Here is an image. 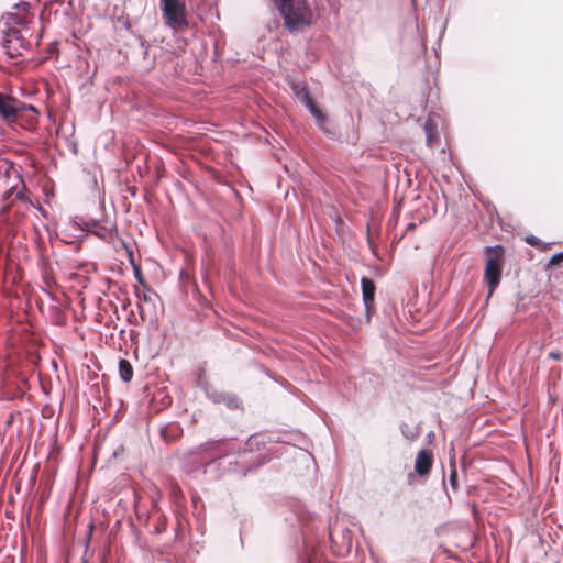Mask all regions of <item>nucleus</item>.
<instances>
[{
  "mask_svg": "<svg viewBox=\"0 0 563 563\" xmlns=\"http://www.w3.org/2000/svg\"><path fill=\"white\" fill-rule=\"evenodd\" d=\"M13 10L1 18L2 32L5 33L8 43L30 36L29 25L34 20V14L30 12L27 2L15 3Z\"/></svg>",
  "mask_w": 563,
  "mask_h": 563,
  "instance_id": "1",
  "label": "nucleus"
},
{
  "mask_svg": "<svg viewBox=\"0 0 563 563\" xmlns=\"http://www.w3.org/2000/svg\"><path fill=\"white\" fill-rule=\"evenodd\" d=\"M274 2L289 32H302L311 25L313 14L306 0H274Z\"/></svg>",
  "mask_w": 563,
  "mask_h": 563,
  "instance_id": "2",
  "label": "nucleus"
},
{
  "mask_svg": "<svg viewBox=\"0 0 563 563\" xmlns=\"http://www.w3.org/2000/svg\"><path fill=\"white\" fill-rule=\"evenodd\" d=\"M501 246L496 245L494 247L487 246L485 247L486 253H495L494 256H489L486 261L485 271H484V279L488 285V297L495 291L497 286L500 283L501 276Z\"/></svg>",
  "mask_w": 563,
  "mask_h": 563,
  "instance_id": "3",
  "label": "nucleus"
},
{
  "mask_svg": "<svg viewBox=\"0 0 563 563\" xmlns=\"http://www.w3.org/2000/svg\"><path fill=\"white\" fill-rule=\"evenodd\" d=\"M4 176L9 180L12 179L13 183L11 185H8L9 188L7 192L4 194V198H9L12 195H15V197L19 200H26L24 196V191L26 190V187L23 183L22 176L20 172L16 169V167L13 165L12 162L8 159H0V177Z\"/></svg>",
  "mask_w": 563,
  "mask_h": 563,
  "instance_id": "4",
  "label": "nucleus"
},
{
  "mask_svg": "<svg viewBox=\"0 0 563 563\" xmlns=\"http://www.w3.org/2000/svg\"><path fill=\"white\" fill-rule=\"evenodd\" d=\"M162 11L166 22L174 29L188 25L185 3L180 0H161Z\"/></svg>",
  "mask_w": 563,
  "mask_h": 563,
  "instance_id": "5",
  "label": "nucleus"
},
{
  "mask_svg": "<svg viewBox=\"0 0 563 563\" xmlns=\"http://www.w3.org/2000/svg\"><path fill=\"white\" fill-rule=\"evenodd\" d=\"M25 106L18 99L0 93V115L7 121H13Z\"/></svg>",
  "mask_w": 563,
  "mask_h": 563,
  "instance_id": "6",
  "label": "nucleus"
},
{
  "mask_svg": "<svg viewBox=\"0 0 563 563\" xmlns=\"http://www.w3.org/2000/svg\"><path fill=\"white\" fill-rule=\"evenodd\" d=\"M330 540H331L333 547H335V551L340 555H343V554L349 553L351 551V548H352V533H351V531H349V530L342 531V536H341V539H340L339 536H338L336 527H331L330 528Z\"/></svg>",
  "mask_w": 563,
  "mask_h": 563,
  "instance_id": "7",
  "label": "nucleus"
},
{
  "mask_svg": "<svg viewBox=\"0 0 563 563\" xmlns=\"http://www.w3.org/2000/svg\"><path fill=\"white\" fill-rule=\"evenodd\" d=\"M298 98L300 101L309 109L311 114L316 118L317 124L320 129L325 131L324 123H325V117L324 114L316 107L313 103V100L311 99L309 92L302 88L300 91H298Z\"/></svg>",
  "mask_w": 563,
  "mask_h": 563,
  "instance_id": "8",
  "label": "nucleus"
},
{
  "mask_svg": "<svg viewBox=\"0 0 563 563\" xmlns=\"http://www.w3.org/2000/svg\"><path fill=\"white\" fill-rule=\"evenodd\" d=\"M432 454L430 451L423 449L419 451V453L416 456L415 461V471L420 476H426L429 474L431 467H432Z\"/></svg>",
  "mask_w": 563,
  "mask_h": 563,
  "instance_id": "9",
  "label": "nucleus"
},
{
  "mask_svg": "<svg viewBox=\"0 0 563 563\" xmlns=\"http://www.w3.org/2000/svg\"><path fill=\"white\" fill-rule=\"evenodd\" d=\"M362 286V292H363V300L366 306V309H369L371 305L374 302V296H375V285L373 280L363 277L361 280Z\"/></svg>",
  "mask_w": 563,
  "mask_h": 563,
  "instance_id": "10",
  "label": "nucleus"
},
{
  "mask_svg": "<svg viewBox=\"0 0 563 563\" xmlns=\"http://www.w3.org/2000/svg\"><path fill=\"white\" fill-rule=\"evenodd\" d=\"M265 441L264 435L261 434H254L249 438V440L245 443V451H261L262 448L264 449Z\"/></svg>",
  "mask_w": 563,
  "mask_h": 563,
  "instance_id": "11",
  "label": "nucleus"
},
{
  "mask_svg": "<svg viewBox=\"0 0 563 563\" xmlns=\"http://www.w3.org/2000/svg\"><path fill=\"white\" fill-rule=\"evenodd\" d=\"M119 373H120V377L123 382L128 383L132 379L133 368L128 360H124V358L120 360Z\"/></svg>",
  "mask_w": 563,
  "mask_h": 563,
  "instance_id": "12",
  "label": "nucleus"
},
{
  "mask_svg": "<svg viewBox=\"0 0 563 563\" xmlns=\"http://www.w3.org/2000/svg\"><path fill=\"white\" fill-rule=\"evenodd\" d=\"M402 435L408 440H415L419 437V429L416 426L401 424L400 427Z\"/></svg>",
  "mask_w": 563,
  "mask_h": 563,
  "instance_id": "13",
  "label": "nucleus"
},
{
  "mask_svg": "<svg viewBox=\"0 0 563 563\" xmlns=\"http://www.w3.org/2000/svg\"><path fill=\"white\" fill-rule=\"evenodd\" d=\"M424 130L427 135V143L430 147H432L435 142V135L433 123L430 120L426 122Z\"/></svg>",
  "mask_w": 563,
  "mask_h": 563,
  "instance_id": "14",
  "label": "nucleus"
},
{
  "mask_svg": "<svg viewBox=\"0 0 563 563\" xmlns=\"http://www.w3.org/2000/svg\"><path fill=\"white\" fill-rule=\"evenodd\" d=\"M525 241L530 244V245H533V246H540L542 244V241L534 236V235H528L526 236Z\"/></svg>",
  "mask_w": 563,
  "mask_h": 563,
  "instance_id": "15",
  "label": "nucleus"
},
{
  "mask_svg": "<svg viewBox=\"0 0 563 563\" xmlns=\"http://www.w3.org/2000/svg\"><path fill=\"white\" fill-rule=\"evenodd\" d=\"M139 301L150 302L152 300V294L144 291L142 295L137 294Z\"/></svg>",
  "mask_w": 563,
  "mask_h": 563,
  "instance_id": "16",
  "label": "nucleus"
},
{
  "mask_svg": "<svg viewBox=\"0 0 563 563\" xmlns=\"http://www.w3.org/2000/svg\"><path fill=\"white\" fill-rule=\"evenodd\" d=\"M562 260H563V252H560V253L552 255L550 263L555 265V264H559Z\"/></svg>",
  "mask_w": 563,
  "mask_h": 563,
  "instance_id": "17",
  "label": "nucleus"
},
{
  "mask_svg": "<svg viewBox=\"0 0 563 563\" xmlns=\"http://www.w3.org/2000/svg\"><path fill=\"white\" fill-rule=\"evenodd\" d=\"M549 357L560 361L562 358V354L560 352H550Z\"/></svg>",
  "mask_w": 563,
  "mask_h": 563,
  "instance_id": "18",
  "label": "nucleus"
},
{
  "mask_svg": "<svg viewBox=\"0 0 563 563\" xmlns=\"http://www.w3.org/2000/svg\"><path fill=\"white\" fill-rule=\"evenodd\" d=\"M450 482H451L452 486L454 487V486H455V484H456V473H455V471H453V472L451 473V475H450Z\"/></svg>",
  "mask_w": 563,
  "mask_h": 563,
  "instance_id": "19",
  "label": "nucleus"
},
{
  "mask_svg": "<svg viewBox=\"0 0 563 563\" xmlns=\"http://www.w3.org/2000/svg\"><path fill=\"white\" fill-rule=\"evenodd\" d=\"M229 406L231 407H238V400L235 398L230 399Z\"/></svg>",
  "mask_w": 563,
  "mask_h": 563,
  "instance_id": "20",
  "label": "nucleus"
},
{
  "mask_svg": "<svg viewBox=\"0 0 563 563\" xmlns=\"http://www.w3.org/2000/svg\"><path fill=\"white\" fill-rule=\"evenodd\" d=\"M222 444H224V442H222V441H217V442L209 443V445H212V446H220Z\"/></svg>",
  "mask_w": 563,
  "mask_h": 563,
  "instance_id": "21",
  "label": "nucleus"
},
{
  "mask_svg": "<svg viewBox=\"0 0 563 563\" xmlns=\"http://www.w3.org/2000/svg\"><path fill=\"white\" fill-rule=\"evenodd\" d=\"M139 310H140L141 317L143 318V308H142V306L140 303H139Z\"/></svg>",
  "mask_w": 563,
  "mask_h": 563,
  "instance_id": "22",
  "label": "nucleus"
},
{
  "mask_svg": "<svg viewBox=\"0 0 563 563\" xmlns=\"http://www.w3.org/2000/svg\"><path fill=\"white\" fill-rule=\"evenodd\" d=\"M223 454L222 452L221 453H218L214 457H221Z\"/></svg>",
  "mask_w": 563,
  "mask_h": 563,
  "instance_id": "23",
  "label": "nucleus"
},
{
  "mask_svg": "<svg viewBox=\"0 0 563 563\" xmlns=\"http://www.w3.org/2000/svg\"><path fill=\"white\" fill-rule=\"evenodd\" d=\"M29 109L35 111V108L33 106H30Z\"/></svg>",
  "mask_w": 563,
  "mask_h": 563,
  "instance_id": "24",
  "label": "nucleus"
}]
</instances>
